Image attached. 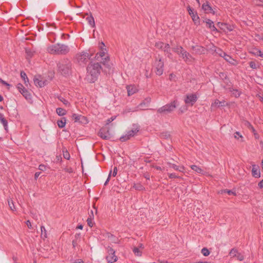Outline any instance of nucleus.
Segmentation results:
<instances>
[{
    "instance_id": "nucleus-31",
    "label": "nucleus",
    "mask_w": 263,
    "mask_h": 263,
    "mask_svg": "<svg viewBox=\"0 0 263 263\" xmlns=\"http://www.w3.org/2000/svg\"><path fill=\"white\" fill-rule=\"evenodd\" d=\"M168 164H169V166H170V167H172V168H174L175 170H178L180 172H182L183 170H184V167L183 166L180 167V168L179 169V167L178 166H177L175 164H172L171 163H168Z\"/></svg>"
},
{
    "instance_id": "nucleus-13",
    "label": "nucleus",
    "mask_w": 263,
    "mask_h": 263,
    "mask_svg": "<svg viewBox=\"0 0 263 263\" xmlns=\"http://www.w3.org/2000/svg\"><path fill=\"white\" fill-rule=\"evenodd\" d=\"M155 46L158 49H161L167 53H170V46L168 44H164L163 42H159L155 44Z\"/></svg>"
},
{
    "instance_id": "nucleus-53",
    "label": "nucleus",
    "mask_w": 263,
    "mask_h": 263,
    "mask_svg": "<svg viewBox=\"0 0 263 263\" xmlns=\"http://www.w3.org/2000/svg\"><path fill=\"white\" fill-rule=\"evenodd\" d=\"M168 176H169L170 178H180L179 176L176 175V174H174V173L169 174Z\"/></svg>"
},
{
    "instance_id": "nucleus-17",
    "label": "nucleus",
    "mask_w": 263,
    "mask_h": 263,
    "mask_svg": "<svg viewBox=\"0 0 263 263\" xmlns=\"http://www.w3.org/2000/svg\"><path fill=\"white\" fill-rule=\"evenodd\" d=\"M252 174L255 178L260 177V171L258 166L255 164L252 165Z\"/></svg>"
},
{
    "instance_id": "nucleus-57",
    "label": "nucleus",
    "mask_w": 263,
    "mask_h": 263,
    "mask_svg": "<svg viewBox=\"0 0 263 263\" xmlns=\"http://www.w3.org/2000/svg\"><path fill=\"white\" fill-rule=\"evenodd\" d=\"M118 170L117 167H115L114 168L113 172H112V176L114 177H115L117 174Z\"/></svg>"
},
{
    "instance_id": "nucleus-22",
    "label": "nucleus",
    "mask_w": 263,
    "mask_h": 263,
    "mask_svg": "<svg viewBox=\"0 0 263 263\" xmlns=\"http://www.w3.org/2000/svg\"><path fill=\"white\" fill-rule=\"evenodd\" d=\"M87 17L86 18V20L88 22V24L92 27L95 26V20L93 16L90 15H88V14H86Z\"/></svg>"
},
{
    "instance_id": "nucleus-44",
    "label": "nucleus",
    "mask_w": 263,
    "mask_h": 263,
    "mask_svg": "<svg viewBox=\"0 0 263 263\" xmlns=\"http://www.w3.org/2000/svg\"><path fill=\"white\" fill-rule=\"evenodd\" d=\"M161 138L165 139H168L170 138V135L166 132V133H162L161 134Z\"/></svg>"
},
{
    "instance_id": "nucleus-33",
    "label": "nucleus",
    "mask_w": 263,
    "mask_h": 263,
    "mask_svg": "<svg viewBox=\"0 0 263 263\" xmlns=\"http://www.w3.org/2000/svg\"><path fill=\"white\" fill-rule=\"evenodd\" d=\"M8 203L10 209L12 211H14L16 210L13 201L11 199H8Z\"/></svg>"
},
{
    "instance_id": "nucleus-63",
    "label": "nucleus",
    "mask_w": 263,
    "mask_h": 263,
    "mask_svg": "<svg viewBox=\"0 0 263 263\" xmlns=\"http://www.w3.org/2000/svg\"><path fill=\"white\" fill-rule=\"evenodd\" d=\"M219 76L222 78V79H226L227 78V75L224 73H223V72H221L219 74Z\"/></svg>"
},
{
    "instance_id": "nucleus-62",
    "label": "nucleus",
    "mask_w": 263,
    "mask_h": 263,
    "mask_svg": "<svg viewBox=\"0 0 263 263\" xmlns=\"http://www.w3.org/2000/svg\"><path fill=\"white\" fill-rule=\"evenodd\" d=\"M60 101L62 102L65 105H67L68 104V101H67L66 100L63 98L61 99H60Z\"/></svg>"
},
{
    "instance_id": "nucleus-4",
    "label": "nucleus",
    "mask_w": 263,
    "mask_h": 263,
    "mask_svg": "<svg viewBox=\"0 0 263 263\" xmlns=\"http://www.w3.org/2000/svg\"><path fill=\"white\" fill-rule=\"evenodd\" d=\"M173 50L179 54L186 63L192 62L194 60V58L191 54L185 50L181 46H177L173 48Z\"/></svg>"
},
{
    "instance_id": "nucleus-45",
    "label": "nucleus",
    "mask_w": 263,
    "mask_h": 263,
    "mask_svg": "<svg viewBox=\"0 0 263 263\" xmlns=\"http://www.w3.org/2000/svg\"><path fill=\"white\" fill-rule=\"evenodd\" d=\"M230 91H231L233 93V95L235 97H239L240 96V92L236 89H230Z\"/></svg>"
},
{
    "instance_id": "nucleus-11",
    "label": "nucleus",
    "mask_w": 263,
    "mask_h": 263,
    "mask_svg": "<svg viewBox=\"0 0 263 263\" xmlns=\"http://www.w3.org/2000/svg\"><path fill=\"white\" fill-rule=\"evenodd\" d=\"M197 100V97L196 94L192 93L189 94L186 96L184 102L185 104L193 106L194 104L196 102Z\"/></svg>"
},
{
    "instance_id": "nucleus-32",
    "label": "nucleus",
    "mask_w": 263,
    "mask_h": 263,
    "mask_svg": "<svg viewBox=\"0 0 263 263\" xmlns=\"http://www.w3.org/2000/svg\"><path fill=\"white\" fill-rule=\"evenodd\" d=\"M234 137L236 139H238V140H239L240 139V142H243V137L242 136V135L240 134L239 132H236L234 133Z\"/></svg>"
},
{
    "instance_id": "nucleus-41",
    "label": "nucleus",
    "mask_w": 263,
    "mask_h": 263,
    "mask_svg": "<svg viewBox=\"0 0 263 263\" xmlns=\"http://www.w3.org/2000/svg\"><path fill=\"white\" fill-rule=\"evenodd\" d=\"M79 237H80L79 234H76L75 235L76 239L73 240V241H72V246H73V248H75L76 246H77V245H78V241L77 240H78V238H79Z\"/></svg>"
},
{
    "instance_id": "nucleus-28",
    "label": "nucleus",
    "mask_w": 263,
    "mask_h": 263,
    "mask_svg": "<svg viewBox=\"0 0 263 263\" xmlns=\"http://www.w3.org/2000/svg\"><path fill=\"white\" fill-rule=\"evenodd\" d=\"M213 48H214L215 52L218 54L221 57L223 58L224 56H226V53L224 51H223L220 48H216V47L213 46Z\"/></svg>"
},
{
    "instance_id": "nucleus-15",
    "label": "nucleus",
    "mask_w": 263,
    "mask_h": 263,
    "mask_svg": "<svg viewBox=\"0 0 263 263\" xmlns=\"http://www.w3.org/2000/svg\"><path fill=\"white\" fill-rule=\"evenodd\" d=\"M191 49L193 53L198 54H203L205 51V49L203 47L198 45L192 46Z\"/></svg>"
},
{
    "instance_id": "nucleus-5",
    "label": "nucleus",
    "mask_w": 263,
    "mask_h": 263,
    "mask_svg": "<svg viewBox=\"0 0 263 263\" xmlns=\"http://www.w3.org/2000/svg\"><path fill=\"white\" fill-rule=\"evenodd\" d=\"M177 101L174 100L170 103L167 104L161 107L158 108L157 110V112L166 115L172 112L176 107Z\"/></svg>"
},
{
    "instance_id": "nucleus-34",
    "label": "nucleus",
    "mask_w": 263,
    "mask_h": 263,
    "mask_svg": "<svg viewBox=\"0 0 263 263\" xmlns=\"http://www.w3.org/2000/svg\"><path fill=\"white\" fill-rule=\"evenodd\" d=\"M221 25L223 26V28H222V29H226L228 31H231L233 30V26H232L230 25H228L227 24L221 23Z\"/></svg>"
},
{
    "instance_id": "nucleus-58",
    "label": "nucleus",
    "mask_w": 263,
    "mask_h": 263,
    "mask_svg": "<svg viewBox=\"0 0 263 263\" xmlns=\"http://www.w3.org/2000/svg\"><path fill=\"white\" fill-rule=\"evenodd\" d=\"M46 166L43 164H40L39 166V169L42 171H44L45 170Z\"/></svg>"
},
{
    "instance_id": "nucleus-10",
    "label": "nucleus",
    "mask_w": 263,
    "mask_h": 263,
    "mask_svg": "<svg viewBox=\"0 0 263 263\" xmlns=\"http://www.w3.org/2000/svg\"><path fill=\"white\" fill-rule=\"evenodd\" d=\"M72 119L75 122H78L82 124H86L88 123V120L86 117L76 114H73L72 115Z\"/></svg>"
},
{
    "instance_id": "nucleus-50",
    "label": "nucleus",
    "mask_w": 263,
    "mask_h": 263,
    "mask_svg": "<svg viewBox=\"0 0 263 263\" xmlns=\"http://www.w3.org/2000/svg\"><path fill=\"white\" fill-rule=\"evenodd\" d=\"M89 216H90V218H88L87 219V221L88 225L89 227H92L93 226V222H92L91 215H90Z\"/></svg>"
},
{
    "instance_id": "nucleus-8",
    "label": "nucleus",
    "mask_w": 263,
    "mask_h": 263,
    "mask_svg": "<svg viewBox=\"0 0 263 263\" xmlns=\"http://www.w3.org/2000/svg\"><path fill=\"white\" fill-rule=\"evenodd\" d=\"M139 131V127L137 125H134L132 129L128 131L127 133L120 137V140L121 142H125L134 137Z\"/></svg>"
},
{
    "instance_id": "nucleus-60",
    "label": "nucleus",
    "mask_w": 263,
    "mask_h": 263,
    "mask_svg": "<svg viewBox=\"0 0 263 263\" xmlns=\"http://www.w3.org/2000/svg\"><path fill=\"white\" fill-rule=\"evenodd\" d=\"M64 170H65L66 172H68V173H72V172H73V170H72V168H71V167H69V168H65L64 169Z\"/></svg>"
},
{
    "instance_id": "nucleus-9",
    "label": "nucleus",
    "mask_w": 263,
    "mask_h": 263,
    "mask_svg": "<svg viewBox=\"0 0 263 263\" xmlns=\"http://www.w3.org/2000/svg\"><path fill=\"white\" fill-rule=\"evenodd\" d=\"M108 255L106 256V259L108 263H113L117 260V257L115 255V251L111 247L107 248Z\"/></svg>"
},
{
    "instance_id": "nucleus-54",
    "label": "nucleus",
    "mask_w": 263,
    "mask_h": 263,
    "mask_svg": "<svg viewBox=\"0 0 263 263\" xmlns=\"http://www.w3.org/2000/svg\"><path fill=\"white\" fill-rule=\"evenodd\" d=\"M187 10H188L189 14L191 16H192V15L193 14V13H194L193 9H192L190 6L187 7Z\"/></svg>"
},
{
    "instance_id": "nucleus-26",
    "label": "nucleus",
    "mask_w": 263,
    "mask_h": 263,
    "mask_svg": "<svg viewBox=\"0 0 263 263\" xmlns=\"http://www.w3.org/2000/svg\"><path fill=\"white\" fill-rule=\"evenodd\" d=\"M223 58L224 60L232 65L236 64V61L230 55L226 53V56H224Z\"/></svg>"
},
{
    "instance_id": "nucleus-18",
    "label": "nucleus",
    "mask_w": 263,
    "mask_h": 263,
    "mask_svg": "<svg viewBox=\"0 0 263 263\" xmlns=\"http://www.w3.org/2000/svg\"><path fill=\"white\" fill-rule=\"evenodd\" d=\"M34 82L36 86H39L40 87H44L46 85V81H43L39 78H34Z\"/></svg>"
},
{
    "instance_id": "nucleus-39",
    "label": "nucleus",
    "mask_w": 263,
    "mask_h": 263,
    "mask_svg": "<svg viewBox=\"0 0 263 263\" xmlns=\"http://www.w3.org/2000/svg\"><path fill=\"white\" fill-rule=\"evenodd\" d=\"M238 252H237V250L236 249H232L229 254L232 257H235L237 255V254H238Z\"/></svg>"
},
{
    "instance_id": "nucleus-51",
    "label": "nucleus",
    "mask_w": 263,
    "mask_h": 263,
    "mask_svg": "<svg viewBox=\"0 0 263 263\" xmlns=\"http://www.w3.org/2000/svg\"><path fill=\"white\" fill-rule=\"evenodd\" d=\"M235 257H236L237 260H240V261L242 260L244 258L243 256L239 253H238L237 254V255Z\"/></svg>"
},
{
    "instance_id": "nucleus-7",
    "label": "nucleus",
    "mask_w": 263,
    "mask_h": 263,
    "mask_svg": "<svg viewBox=\"0 0 263 263\" xmlns=\"http://www.w3.org/2000/svg\"><path fill=\"white\" fill-rule=\"evenodd\" d=\"M164 62L161 57H158L154 64L155 72L158 76H161L163 72Z\"/></svg>"
},
{
    "instance_id": "nucleus-56",
    "label": "nucleus",
    "mask_w": 263,
    "mask_h": 263,
    "mask_svg": "<svg viewBox=\"0 0 263 263\" xmlns=\"http://www.w3.org/2000/svg\"><path fill=\"white\" fill-rule=\"evenodd\" d=\"M116 119V117H112L107 120L106 124L108 125L109 123L113 121Z\"/></svg>"
},
{
    "instance_id": "nucleus-36",
    "label": "nucleus",
    "mask_w": 263,
    "mask_h": 263,
    "mask_svg": "<svg viewBox=\"0 0 263 263\" xmlns=\"http://www.w3.org/2000/svg\"><path fill=\"white\" fill-rule=\"evenodd\" d=\"M227 193L229 195H236V193L233 192V191L232 190H227V189H226V190H222L221 191V194H222V193Z\"/></svg>"
},
{
    "instance_id": "nucleus-43",
    "label": "nucleus",
    "mask_w": 263,
    "mask_h": 263,
    "mask_svg": "<svg viewBox=\"0 0 263 263\" xmlns=\"http://www.w3.org/2000/svg\"><path fill=\"white\" fill-rule=\"evenodd\" d=\"M192 18V20L195 22V23H196L197 22H198L199 17L198 16L197 13H193V14L191 16Z\"/></svg>"
},
{
    "instance_id": "nucleus-20",
    "label": "nucleus",
    "mask_w": 263,
    "mask_h": 263,
    "mask_svg": "<svg viewBox=\"0 0 263 263\" xmlns=\"http://www.w3.org/2000/svg\"><path fill=\"white\" fill-rule=\"evenodd\" d=\"M24 97L27 100H30L31 99V95L29 92V91L25 88L23 90H22L20 92Z\"/></svg>"
},
{
    "instance_id": "nucleus-52",
    "label": "nucleus",
    "mask_w": 263,
    "mask_h": 263,
    "mask_svg": "<svg viewBox=\"0 0 263 263\" xmlns=\"http://www.w3.org/2000/svg\"><path fill=\"white\" fill-rule=\"evenodd\" d=\"M26 52L28 57L31 58L33 55V52L30 50L26 49Z\"/></svg>"
},
{
    "instance_id": "nucleus-49",
    "label": "nucleus",
    "mask_w": 263,
    "mask_h": 263,
    "mask_svg": "<svg viewBox=\"0 0 263 263\" xmlns=\"http://www.w3.org/2000/svg\"><path fill=\"white\" fill-rule=\"evenodd\" d=\"M16 87L20 92L25 88L24 86L21 83H18Z\"/></svg>"
},
{
    "instance_id": "nucleus-47",
    "label": "nucleus",
    "mask_w": 263,
    "mask_h": 263,
    "mask_svg": "<svg viewBox=\"0 0 263 263\" xmlns=\"http://www.w3.org/2000/svg\"><path fill=\"white\" fill-rule=\"evenodd\" d=\"M136 190L141 191L142 190L144 187L141 184H135L133 186Z\"/></svg>"
},
{
    "instance_id": "nucleus-55",
    "label": "nucleus",
    "mask_w": 263,
    "mask_h": 263,
    "mask_svg": "<svg viewBox=\"0 0 263 263\" xmlns=\"http://www.w3.org/2000/svg\"><path fill=\"white\" fill-rule=\"evenodd\" d=\"M0 83L3 84V85H5L8 87H9L10 86V85L9 84H8V83H7L6 81L2 80V79H0Z\"/></svg>"
},
{
    "instance_id": "nucleus-2",
    "label": "nucleus",
    "mask_w": 263,
    "mask_h": 263,
    "mask_svg": "<svg viewBox=\"0 0 263 263\" xmlns=\"http://www.w3.org/2000/svg\"><path fill=\"white\" fill-rule=\"evenodd\" d=\"M57 71L64 77H67L71 75L73 70L72 62L68 58H63L57 64Z\"/></svg>"
},
{
    "instance_id": "nucleus-14",
    "label": "nucleus",
    "mask_w": 263,
    "mask_h": 263,
    "mask_svg": "<svg viewBox=\"0 0 263 263\" xmlns=\"http://www.w3.org/2000/svg\"><path fill=\"white\" fill-rule=\"evenodd\" d=\"M102 61L101 63L102 64L108 69L107 70H105V72H109L111 68V64L109 62V57L107 56L106 57L102 58Z\"/></svg>"
},
{
    "instance_id": "nucleus-61",
    "label": "nucleus",
    "mask_w": 263,
    "mask_h": 263,
    "mask_svg": "<svg viewBox=\"0 0 263 263\" xmlns=\"http://www.w3.org/2000/svg\"><path fill=\"white\" fill-rule=\"evenodd\" d=\"M28 228L29 229H31L32 228V226H31V222L29 220H27L26 222Z\"/></svg>"
},
{
    "instance_id": "nucleus-64",
    "label": "nucleus",
    "mask_w": 263,
    "mask_h": 263,
    "mask_svg": "<svg viewBox=\"0 0 263 263\" xmlns=\"http://www.w3.org/2000/svg\"><path fill=\"white\" fill-rule=\"evenodd\" d=\"M258 185L260 188L263 187V179L258 183Z\"/></svg>"
},
{
    "instance_id": "nucleus-48",
    "label": "nucleus",
    "mask_w": 263,
    "mask_h": 263,
    "mask_svg": "<svg viewBox=\"0 0 263 263\" xmlns=\"http://www.w3.org/2000/svg\"><path fill=\"white\" fill-rule=\"evenodd\" d=\"M249 65H250V67L253 69H256L258 67L257 66V65L256 64L255 62L254 61L250 62Z\"/></svg>"
},
{
    "instance_id": "nucleus-21",
    "label": "nucleus",
    "mask_w": 263,
    "mask_h": 263,
    "mask_svg": "<svg viewBox=\"0 0 263 263\" xmlns=\"http://www.w3.org/2000/svg\"><path fill=\"white\" fill-rule=\"evenodd\" d=\"M127 90L128 95L129 96L133 95L137 91L136 88L134 86H127Z\"/></svg>"
},
{
    "instance_id": "nucleus-59",
    "label": "nucleus",
    "mask_w": 263,
    "mask_h": 263,
    "mask_svg": "<svg viewBox=\"0 0 263 263\" xmlns=\"http://www.w3.org/2000/svg\"><path fill=\"white\" fill-rule=\"evenodd\" d=\"M176 78V76L173 73H171L170 74L169 78L170 80H175Z\"/></svg>"
},
{
    "instance_id": "nucleus-38",
    "label": "nucleus",
    "mask_w": 263,
    "mask_h": 263,
    "mask_svg": "<svg viewBox=\"0 0 263 263\" xmlns=\"http://www.w3.org/2000/svg\"><path fill=\"white\" fill-rule=\"evenodd\" d=\"M210 251L206 248H203L201 250V253L204 256H208L210 254Z\"/></svg>"
},
{
    "instance_id": "nucleus-37",
    "label": "nucleus",
    "mask_w": 263,
    "mask_h": 263,
    "mask_svg": "<svg viewBox=\"0 0 263 263\" xmlns=\"http://www.w3.org/2000/svg\"><path fill=\"white\" fill-rule=\"evenodd\" d=\"M107 237L112 242L116 243V238L114 235L110 233L107 234Z\"/></svg>"
},
{
    "instance_id": "nucleus-27",
    "label": "nucleus",
    "mask_w": 263,
    "mask_h": 263,
    "mask_svg": "<svg viewBox=\"0 0 263 263\" xmlns=\"http://www.w3.org/2000/svg\"><path fill=\"white\" fill-rule=\"evenodd\" d=\"M191 168L193 171H194L195 172H196V173H197L198 174H203V172H204L203 170L201 168H200L195 165H191Z\"/></svg>"
},
{
    "instance_id": "nucleus-35",
    "label": "nucleus",
    "mask_w": 263,
    "mask_h": 263,
    "mask_svg": "<svg viewBox=\"0 0 263 263\" xmlns=\"http://www.w3.org/2000/svg\"><path fill=\"white\" fill-rule=\"evenodd\" d=\"M41 237L44 238H47V231L44 226H41Z\"/></svg>"
},
{
    "instance_id": "nucleus-40",
    "label": "nucleus",
    "mask_w": 263,
    "mask_h": 263,
    "mask_svg": "<svg viewBox=\"0 0 263 263\" xmlns=\"http://www.w3.org/2000/svg\"><path fill=\"white\" fill-rule=\"evenodd\" d=\"M63 157L65 159L69 160L70 159V155L66 149L65 148L63 150Z\"/></svg>"
},
{
    "instance_id": "nucleus-19",
    "label": "nucleus",
    "mask_w": 263,
    "mask_h": 263,
    "mask_svg": "<svg viewBox=\"0 0 263 263\" xmlns=\"http://www.w3.org/2000/svg\"><path fill=\"white\" fill-rule=\"evenodd\" d=\"M206 27L210 28L212 31H217L216 28L214 25V23L210 19H206L205 21Z\"/></svg>"
},
{
    "instance_id": "nucleus-24",
    "label": "nucleus",
    "mask_w": 263,
    "mask_h": 263,
    "mask_svg": "<svg viewBox=\"0 0 263 263\" xmlns=\"http://www.w3.org/2000/svg\"><path fill=\"white\" fill-rule=\"evenodd\" d=\"M66 123V119L65 117L62 118L61 120H58L57 124L60 128H63L65 127Z\"/></svg>"
},
{
    "instance_id": "nucleus-16",
    "label": "nucleus",
    "mask_w": 263,
    "mask_h": 263,
    "mask_svg": "<svg viewBox=\"0 0 263 263\" xmlns=\"http://www.w3.org/2000/svg\"><path fill=\"white\" fill-rule=\"evenodd\" d=\"M227 105L224 101H220L218 99L215 100L214 102L211 105L212 109H215L220 106H225Z\"/></svg>"
},
{
    "instance_id": "nucleus-30",
    "label": "nucleus",
    "mask_w": 263,
    "mask_h": 263,
    "mask_svg": "<svg viewBox=\"0 0 263 263\" xmlns=\"http://www.w3.org/2000/svg\"><path fill=\"white\" fill-rule=\"evenodd\" d=\"M133 251L137 256H141L142 255V250H141L138 247H134L133 249Z\"/></svg>"
},
{
    "instance_id": "nucleus-25",
    "label": "nucleus",
    "mask_w": 263,
    "mask_h": 263,
    "mask_svg": "<svg viewBox=\"0 0 263 263\" xmlns=\"http://www.w3.org/2000/svg\"><path fill=\"white\" fill-rule=\"evenodd\" d=\"M0 120L5 130H7L8 127V122L6 119L4 117V115L1 113H0Z\"/></svg>"
},
{
    "instance_id": "nucleus-3",
    "label": "nucleus",
    "mask_w": 263,
    "mask_h": 263,
    "mask_svg": "<svg viewBox=\"0 0 263 263\" xmlns=\"http://www.w3.org/2000/svg\"><path fill=\"white\" fill-rule=\"evenodd\" d=\"M47 50L50 54L65 55L69 52L70 48L66 45L58 43L48 46Z\"/></svg>"
},
{
    "instance_id": "nucleus-42",
    "label": "nucleus",
    "mask_w": 263,
    "mask_h": 263,
    "mask_svg": "<svg viewBox=\"0 0 263 263\" xmlns=\"http://www.w3.org/2000/svg\"><path fill=\"white\" fill-rule=\"evenodd\" d=\"M105 49L104 50L103 49H102V51L101 52H100V53H98L97 54H96V57L97 58V59H98L99 58V56L102 58L105 57Z\"/></svg>"
},
{
    "instance_id": "nucleus-23",
    "label": "nucleus",
    "mask_w": 263,
    "mask_h": 263,
    "mask_svg": "<svg viewBox=\"0 0 263 263\" xmlns=\"http://www.w3.org/2000/svg\"><path fill=\"white\" fill-rule=\"evenodd\" d=\"M202 8L206 12H211L212 11V8L208 2H206V3L202 5Z\"/></svg>"
},
{
    "instance_id": "nucleus-1",
    "label": "nucleus",
    "mask_w": 263,
    "mask_h": 263,
    "mask_svg": "<svg viewBox=\"0 0 263 263\" xmlns=\"http://www.w3.org/2000/svg\"><path fill=\"white\" fill-rule=\"evenodd\" d=\"M102 67L99 63L90 62L87 67L86 80L89 83H94L100 74Z\"/></svg>"
},
{
    "instance_id": "nucleus-12",
    "label": "nucleus",
    "mask_w": 263,
    "mask_h": 263,
    "mask_svg": "<svg viewBox=\"0 0 263 263\" xmlns=\"http://www.w3.org/2000/svg\"><path fill=\"white\" fill-rule=\"evenodd\" d=\"M99 136L102 139L108 140L110 138V134L109 132V129L106 128H101L99 132Z\"/></svg>"
},
{
    "instance_id": "nucleus-29",
    "label": "nucleus",
    "mask_w": 263,
    "mask_h": 263,
    "mask_svg": "<svg viewBox=\"0 0 263 263\" xmlns=\"http://www.w3.org/2000/svg\"><path fill=\"white\" fill-rule=\"evenodd\" d=\"M56 112L57 114L60 116L65 115L67 112L66 110L61 107L57 108Z\"/></svg>"
},
{
    "instance_id": "nucleus-6",
    "label": "nucleus",
    "mask_w": 263,
    "mask_h": 263,
    "mask_svg": "<svg viewBox=\"0 0 263 263\" xmlns=\"http://www.w3.org/2000/svg\"><path fill=\"white\" fill-rule=\"evenodd\" d=\"M91 55L86 52H82L76 55L77 61L80 64H85L90 59Z\"/></svg>"
},
{
    "instance_id": "nucleus-46",
    "label": "nucleus",
    "mask_w": 263,
    "mask_h": 263,
    "mask_svg": "<svg viewBox=\"0 0 263 263\" xmlns=\"http://www.w3.org/2000/svg\"><path fill=\"white\" fill-rule=\"evenodd\" d=\"M21 77L24 80V83H26V79H27V82H29V80L27 77V75L25 72L24 71H21Z\"/></svg>"
}]
</instances>
